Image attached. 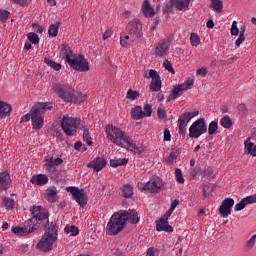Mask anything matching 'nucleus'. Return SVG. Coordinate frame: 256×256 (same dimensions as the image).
<instances>
[{"instance_id": "1", "label": "nucleus", "mask_w": 256, "mask_h": 256, "mask_svg": "<svg viewBox=\"0 0 256 256\" xmlns=\"http://www.w3.org/2000/svg\"><path fill=\"white\" fill-rule=\"evenodd\" d=\"M105 132L108 141L117 145V147L127 149V151H131L132 153H141L137 144H135L133 139L130 138V136L121 128L113 124H109L106 126Z\"/></svg>"}, {"instance_id": "2", "label": "nucleus", "mask_w": 256, "mask_h": 256, "mask_svg": "<svg viewBox=\"0 0 256 256\" xmlns=\"http://www.w3.org/2000/svg\"><path fill=\"white\" fill-rule=\"evenodd\" d=\"M31 214L33 215L32 219L27 220L26 225L12 227L11 231L14 235H29V233H33L37 228L35 227V223L43 222L49 223V212L43 210L41 206H33L31 209Z\"/></svg>"}, {"instance_id": "3", "label": "nucleus", "mask_w": 256, "mask_h": 256, "mask_svg": "<svg viewBox=\"0 0 256 256\" xmlns=\"http://www.w3.org/2000/svg\"><path fill=\"white\" fill-rule=\"evenodd\" d=\"M40 223L47 226L45 227V233L37 244V249L47 253V251H52L53 245L57 243V239L59 237V227H57V224L54 222L49 224V220L48 223L43 221H40Z\"/></svg>"}, {"instance_id": "4", "label": "nucleus", "mask_w": 256, "mask_h": 256, "mask_svg": "<svg viewBox=\"0 0 256 256\" xmlns=\"http://www.w3.org/2000/svg\"><path fill=\"white\" fill-rule=\"evenodd\" d=\"M51 109H53V104L49 102H39L32 107L30 113L33 129H43V125H45V112L51 111Z\"/></svg>"}, {"instance_id": "5", "label": "nucleus", "mask_w": 256, "mask_h": 256, "mask_svg": "<svg viewBox=\"0 0 256 256\" xmlns=\"http://www.w3.org/2000/svg\"><path fill=\"white\" fill-rule=\"evenodd\" d=\"M125 213L115 212L110 220L107 223L106 226V233L107 235H119L121 233L122 229H125Z\"/></svg>"}, {"instance_id": "6", "label": "nucleus", "mask_w": 256, "mask_h": 256, "mask_svg": "<svg viewBox=\"0 0 256 256\" xmlns=\"http://www.w3.org/2000/svg\"><path fill=\"white\" fill-rule=\"evenodd\" d=\"M84 126V122L79 118L64 116L61 121V127L68 137H73L77 133V128Z\"/></svg>"}, {"instance_id": "7", "label": "nucleus", "mask_w": 256, "mask_h": 256, "mask_svg": "<svg viewBox=\"0 0 256 256\" xmlns=\"http://www.w3.org/2000/svg\"><path fill=\"white\" fill-rule=\"evenodd\" d=\"M205 133H207V121H205V118H199L189 127L190 139H199V137L205 135Z\"/></svg>"}, {"instance_id": "8", "label": "nucleus", "mask_w": 256, "mask_h": 256, "mask_svg": "<svg viewBox=\"0 0 256 256\" xmlns=\"http://www.w3.org/2000/svg\"><path fill=\"white\" fill-rule=\"evenodd\" d=\"M52 89L55 93H57V95H59L62 101H65L66 103L73 102V95L75 93V90H73L71 86L64 84H54L52 85Z\"/></svg>"}, {"instance_id": "9", "label": "nucleus", "mask_w": 256, "mask_h": 256, "mask_svg": "<svg viewBox=\"0 0 256 256\" xmlns=\"http://www.w3.org/2000/svg\"><path fill=\"white\" fill-rule=\"evenodd\" d=\"M66 191L68 193H71L73 199L80 205V207H85L89 201V197L87 196V193H85L84 189H79L75 186H69L66 188Z\"/></svg>"}, {"instance_id": "10", "label": "nucleus", "mask_w": 256, "mask_h": 256, "mask_svg": "<svg viewBox=\"0 0 256 256\" xmlns=\"http://www.w3.org/2000/svg\"><path fill=\"white\" fill-rule=\"evenodd\" d=\"M127 30L130 35V41L135 42L143 37V25L139 20H132L128 23Z\"/></svg>"}, {"instance_id": "11", "label": "nucleus", "mask_w": 256, "mask_h": 256, "mask_svg": "<svg viewBox=\"0 0 256 256\" xmlns=\"http://www.w3.org/2000/svg\"><path fill=\"white\" fill-rule=\"evenodd\" d=\"M163 181L160 177H153L146 184L140 183L138 185L141 191H149L150 193H159L163 189Z\"/></svg>"}, {"instance_id": "12", "label": "nucleus", "mask_w": 256, "mask_h": 256, "mask_svg": "<svg viewBox=\"0 0 256 256\" xmlns=\"http://www.w3.org/2000/svg\"><path fill=\"white\" fill-rule=\"evenodd\" d=\"M68 64L70 65V67H72V69H75V71H89V62L87 61V59H85V56L83 55H79V54H75L70 61L68 62Z\"/></svg>"}, {"instance_id": "13", "label": "nucleus", "mask_w": 256, "mask_h": 256, "mask_svg": "<svg viewBox=\"0 0 256 256\" xmlns=\"http://www.w3.org/2000/svg\"><path fill=\"white\" fill-rule=\"evenodd\" d=\"M195 83V79L190 78L186 80L182 84H177L174 86V89L172 90L171 95L168 97V101H171V99H177V97H181L182 93H185L188 89H191Z\"/></svg>"}, {"instance_id": "14", "label": "nucleus", "mask_w": 256, "mask_h": 256, "mask_svg": "<svg viewBox=\"0 0 256 256\" xmlns=\"http://www.w3.org/2000/svg\"><path fill=\"white\" fill-rule=\"evenodd\" d=\"M169 47H170V43L167 40H162L160 41L156 47H155V51H154V55L155 57H167V55H169Z\"/></svg>"}, {"instance_id": "15", "label": "nucleus", "mask_w": 256, "mask_h": 256, "mask_svg": "<svg viewBox=\"0 0 256 256\" xmlns=\"http://www.w3.org/2000/svg\"><path fill=\"white\" fill-rule=\"evenodd\" d=\"M235 205V200L233 198H225L219 208V213L222 217L227 218L231 215V209Z\"/></svg>"}, {"instance_id": "16", "label": "nucleus", "mask_w": 256, "mask_h": 256, "mask_svg": "<svg viewBox=\"0 0 256 256\" xmlns=\"http://www.w3.org/2000/svg\"><path fill=\"white\" fill-rule=\"evenodd\" d=\"M149 77L152 79L150 83L151 91H161V76H159L157 70L151 69L149 71Z\"/></svg>"}, {"instance_id": "17", "label": "nucleus", "mask_w": 256, "mask_h": 256, "mask_svg": "<svg viewBox=\"0 0 256 256\" xmlns=\"http://www.w3.org/2000/svg\"><path fill=\"white\" fill-rule=\"evenodd\" d=\"M61 163H63V159L61 158H56V159H53V157L46 158L44 161V167L46 169V172L55 173L56 171L55 167L61 165Z\"/></svg>"}, {"instance_id": "18", "label": "nucleus", "mask_w": 256, "mask_h": 256, "mask_svg": "<svg viewBox=\"0 0 256 256\" xmlns=\"http://www.w3.org/2000/svg\"><path fill=\"white\" fill-rule=\"evenodd\" d=\"M107 166V160L103 157L95 158L92 162L87 164L88 169H94L96 173H99L104 167Z\"/></svg>"}, {"instance_id": "19", "label": "nucleus", "mask_w": 256, "mask_h": 256, "mask_svg": "<svg viewBox=\"0 0 256 256\" xmlns=\"http://www.w3.org/2000/svg\"><path fill=\"white\" fill-rule=\"evenodd\" d=\"M120 213H124L123 219L125 223L129 221V223H133L134 225H137L139 223L140 218L139 215L137 214V211L135 210H121Z\"/></svg>"}, {"instance_id": "20", "label": "nucleus", "mask_w": 256, "mask_h": 256, "mask_svg": "<svg viewBox=\"0 0 256 256\" xmlns=\"http://www.w3.org/2000/svg\"><path fill=\"white\" fill-rule=\"evenodd\" d=\"M253 203H256V194L243 198L239 203L235 205L234 211H243L247 205H253Z\"/></svg>"}, {"instance_id": "21", "label": "nucleus", "mask_w": 256, "mask_h": 256, "mask_svg": "<svg viewBox=\"0 0 256 256\" xmlns=\"http://www.w3.org/2000/svg\"><path fill=\"white\" fill-rule=\"evenodd\" d=\"M191 121V118L188 116L187 113L182 114L178 119V128L180 135H185L187 131V125Z\"/></svg>"}, {"instance_id": "22", "label": "nucleus", "mask_w": 256, "mask_h": 256, "mask_svg": "<svg viewBox=\"0 0 256 256\" xmlns=\"http://www.w3.org/2000/svg\"><path fill=\"white\" fill-rule=\"evenodd\" d=\"M13 112V108L11 104L0 100V119H7V117H11V113Z\"/></svg>"}, {"instance_id": "23", "label": "nucleus", "mask_w": 256, "mask_h": 256, "mask_svg": "<svg viewBox=\"0 0 256 256\" xmlns=\"http://www.w3.org/2000/svg\"><path fill=\"white\" fill-rule=\"evenodd\" d=\"M11 187V176L7 172L0 173V192L7 191Z\"/></svg>"}, {"instance_id": "24", "label": "nucleus", "mask_w": 256, "mask_h": 256, "mask_svg": "<svg viewBox=\"0 0 256 256\" xmlns=\"http://www.w3.org/2000/svg\"><path fill=\"white\" fill-rule=\"evenodd\" d=\"M156 231H165L166 233H172L173 227L169 225V221L165 218L156 220Z\"/></svg>"}, {"instance_id": "25", "label": "nucleus", "mask_w": 256, "mask_h": 256, "mask_svg": "<svg viewBox=\"0 0 256 256\" xmlns=\"http://www.w3.org/2000/svg\"><path fill=\"white\" fill-rule=\"evenodd\" d=\"M60 57L62 59H66V61L69 63L72 59V57L75 55L73 54V51L71 50V47L67 44H62L60 47Z\"/></svg>"}, {"instance_id": "26", "label": "nucleus", "mask_w": 256, "mask_h": 256, "mask_svg": "<svg viewBox=\"0 0 256 256\" xmlns=\"http://www.w3.org/2000/svg\"><path fill=\"white\" fill-rule=\"evenodd\" d=\"M244 153L245 155H251V157H256V145L251 142V137H248L244 142Z\"/></svg>"}, {"instance_id": "27", "label": "nucleus", "mask_w": 256, "mask_h": 256, "mask_svg": "<svg viewBox=\"0 0 256 256\" xmlns=\"http://www.w3.org/2000/svg\"><path fill=\"white\" fill-rule=\"evenodd\" d=\"M142 12L145 17H154L155 9L149 3V0H144L142 4Z\"/></svg>"}, {"instance_id": "28", "label": "nucleus", "mask_w": 256, "mask_h": 256, "mask_svg": "<svg viewBox=\"0 0 256 256\" xmlns=\"http://www.w3.org/2000/svg\"><path fill=\"white\" fill-rule=\"evenodd\" d=\"M49 177L45 174H38L37 176H33L31 179V183L35 185H46L48 183Z\"/></svg>"}, {"instance_id": "29", "label": "nucleus", "mask_w": 256, "mask_h": 256, "mask_svg": "<svg viewBox=\"0 0 256 256\" xmlns=\"http://www.w3.org/2000/svg\"><path fill=\"white\" fill-rule=\"evenodd\" d=\"M189 3H191V0H176L175 5L179 11H187Z\"/></svg>"}, {"instance_id": "30", "label": "nucleus", "mask_w": 256, "mask_h": 256, "mask_svg": "<svg viewBox=\"0 0 256 256\" xmlns=\"http://www.w3.org/2000/svg\"><path fill=\"white\" fill-rule=\"evenodd\" d=\"M122 195L125 199H131L133 197V186L131 184H126L122 187Z\"/></svg>"}, {"instance_id": "31", "label": "nucleus", "mask_w": 256, "mask_h": 256, "mask_svg": "<svg viewBox=\"0 0 256 256\" xmlns=\"http://www.w3.org/2000/svg\"><path fill=\"white\" fill-rule=\"evenodd\" d=\"M256 245V234H254L249 240L244 243L245 251H252Z\"/></svg>"}, {"instance_id": "32", "label": "nucleus", "mask_w": 256, "mask_h": 256, "mask_svg": "<svg viewBox=\"0 0 256 256\" xmlns=\"http://www.w3.org/2000/svg\"><path fill=\"white\" fill-rule=\"evenodd\" d=\"M60 23L56 22L55 24H51L49 29H48V35L50 37H57V35H59V27H60Z\"/></svg>"}, {"instance_id": "33", "label": "nucleus", "mask_w": 256, "mask_h": 256, "mask_svg": "<svg viewBox=\"0 0 256 256\" xmlns=\"http://www.w3.org/2000/svg\"><path fill=\"white\" fill-rule=\"evenodd\" d=\"M44 63L51 67V69H54V71H61V63H57L49 58H44Z\"/></svg>"}, {"instance_id": "34", "label": "nucleus", "mask_w": 256, "mask_h": 256, "mask_svg": "<svg viewBox=\"0 0 256 256\" xmlns=\"http://www.w3.org/2000/svg\"><path fill=\"white\" fill-rule=\"evenodd\" d=\"M220 125H221V127H224V129H231V127H233V121L231 120V117L224 116L220 120Z\"/></svg>"}, {"instance_id": "35", "label": "nucleus", "mask_w": 256, "mask_h": 256, "mask_svg": "<svg viewBox=\"0 0 256 256\" xmlns=\"http://www.w3.org/2000/svg\"><path fill=\"white\" fill-rule=\"evenodd\" d=\"M47 200L50 203H55V201H57V190L55 188H50L47 190Z\"/></svg>"}, {"instance_id": "36", "label": "nucleus", "mask_w": 256, "mask_h": 256, "mask_svg": "<svg viewBox=\"0 0 256 256\" xmlns=\"http://www.w3.org/2000/svg\"><path fill=\"white\" fill-rule=\"evenodd\" d=\"M132 43H135V42L131 41V34L120 37V45L122 47H125V48L131 47Z\"/></svg>"}, {"instance_id": "37", "label": "nucleus", "mask_w": 256, "mask_h": 256, "mask_svg": "<svg viewBox=\"0 0 256 256\" xmlns=\"http://www.w3.org/2000/svg\"><path fill=\"white\" fill-rule=\"evenodd\" d=\"M131 113L134 119H143V108H141V106H135L132 108Z\"/></svg>"}, {"instance_id": "38", "label": "nucleus", "mask_w": 256, "mask_h": 256, "mask_svg": "<svg viewBox=\"0 0 256 256\" xmlns=\"http://www.w3.org/2000/svg\"><path fill=\"white\" fill-rule=\"evenodd\" d=\"M83 101H87V96L83 95L77 91H74L72 103H83Z\"/></svg>"}, {"instance_id": "39", "label": "nucleus", "mask_w": 256, "mask_h": 256, "mask_svg": "<svg viewBox=\"0 0 256 256\" xmlns=\"http://www.w3.org/2000/svg\"><path fill=\"white\" fill-rule=\"evenodd\" d=\"M218 129H219V122L217 120H214V121L209 123L208 134L209 135H215L217 133Z\"/></svg>"}, {"instance_id": "40", "label": "nucleus", "mask_w": 256, "mask_h": 256, "mask_svg": "<svg viewBox=\"0 0 256 256\" xmlns=\"http://www.w3.org/2000/svg\"><path fill=\"white\" fill-rule=\"evenodd\" d=\"M245 43V26L240 28L239 37L235 42L236 47H241V44Z\"/></svg>"}, {"instance_id": "41", "label": "nucleus", "mask_w": 256, "mask_h": 256, "mask_svg": "<svg viewBox=\"0 0 256 256\" xmlns=\"http://www.w3.org/2000/svg\"><path fill=\"white\" fill-rule=\"evenodd\" d=\"M3 205L5 206V208L10 211L11 209H14L15 207V200L11 197H5L3 199Z\"/></svg>"}, {"instance_id": "42", "label": "nucleus", "mask_w": 256, "mask_h": 256, "mask_svg": "<svg viewBox=\"0 0 256 256\" xmlns=\"http://www.w3.org/2000/svg\"><path fill=\"white\" fill-rule=\"evenodd\" d=\"M128 160L125 158L120 159H112L110 160V166L111 167H121L123 165H127Z\"/></svg>"}, {"instance_id": "43", "label": "nucleus", "mask_w": 256, "mask_h": 256, "mask_svg": "<svg viewBox=\"0 0 256 256\" xmlns=\"http://www.w3.org/2000/svg\"><path fill=\"white\" fill-rule=\"evenodd\" d=\"M65 233L72 235V237H77L79 235V228L75 225L73 226H66L64 228Z\"/></svg>"}, {"instance_id": "44", "label": "nucleus", "mask_w": 256, "mask_h": 256, "mask_svg": "<svg viewBox=\"0 0 256 256\" xmlns=\"http://www.w3.org/2000/svg\"><path fill=\"white\" fill-rule=\"evenodd\" d=\"M211 8L221 13L223 11V2L221 0H211Z\"/></svg>"}, {"instance_id": "45", "label": "nucleus", "mask_w": 256, "mask_h": 256, "mask_svg": "<svg viewBox=\"0 0 256 256\" xmlns=\"http://www.w3.org/2000/svg\"><path fill=\"white\" fill-rule=\"evenodd\" d=\"M27 39L32 45H39V35L35 32H30L27 34Z\"/></svg>"}, {"instance_id": "46", "label": "nucleus", "mask_w": 256, "mask_h": 256, "mask_svg": "<svg viewBox=\"0 0 256 256\" xmlns=\"http://www.w3.org/2000/svg\"><path fill=\"white\" fill-rule=\"evenodd\" d=\"M139 97V91L129 89L126 94V99L130 101H135Z\"/></svg>"}, {"instance_id": "47", "label": "nucleus", "mask_w": 256, "mask_h": 256, "mask_svg": "<svg viewBox=\"0 0 256 256\" xmlns=\"http://www.w3.org/2000/svg\"><path fill=\"white\" fill-rule=\"evenodd\" d=\"M190 42L192 47H198L199 43H201V38H199V35H197V33H192L190 35Z\"/></svg>"}, {"instance_id": "48", "label": "nucleus", "mask_w": 256, "mask_h": 256, "mask_svg": "<svg viewBox=\"0 0 256 256\" xmlns=\"http://www.w3.org/2000/svg\"><path fill=\"white\" fill-rule=\"evenodd\" d=\"M152 114H153V108L151 107V105L149 104L144 105V108L142 110L143 118L151 117Z\"/></svg>"}, {"instance_id": "49", "label": "nucleus", "mask_w": 256, "mask_h": 256, "mask_svg": "<svg viewBox=\"0 0 256 256\" xmlns=\"http://www.w3.org/2000/svg\"><path fill=\"white\" fill-rule=\"evenodd\" d=\"M177 157H179V150L173 149L168 157L169 163H175V161H177Z\"/></svg>"}, {"instance_id": "50", "label": "nucleus", "mask_w": 256, "mask_h": 256, "mask_svg": "<svg viewBox=\"0 0 256 256\" xmlns=\"http://www.w3.org/2000/svg\"><path fill=\"white\" fill-rule=\"evenodd\" d=\"M11 3L19 5L20 7H29L31 5V0H10Z\"/></svg>"}, {"instance_id": "51", "label": "nucleus", "mask_w": 256, "mask_h": 256, "mask_svg": "<svg viewBox=\"0 0 256 256\" xmlns=\"http://www.w3.org/2000/svg\"><path fill=\"white\" fill-rule=\"evenodd\" d=\"M83 139L87 143V145H89V146L93 145V138H91V135H89V130L88 129L84 130Z\"/></svg>"}, {"instance_id": "52", "label": "nucleus", "mask_w": 256, "mask_h": 256, "mask_svg": "<svg viewBox=\"0 0 256 256\" xmlns=\"http://www.w3.org/2000/svg\"><path fill=\"white\" fill-rule=\"evenodd\" d=\"M213 175V169L208 168H200V176L201 177H211Z\"/></svg>"}, {"instance_id": "53", "label": "nucleus", "mask_w": 256, "mask_h": 256, "mask_svg": "<svg viewBox=\"0 0 256 256\" xmlns=\"http://www.w3.org/2000/svg\"><path fill=\"white\" fill-rule=\"evenodd\" d=\"M175 176H176L178 183H181V184L185 183V178H183V172L181 171V169L176 168Z\"/></svg>"}, {"instance_id": "54", "label": "nucleus", "mask_w": 256, "mask_h": 256, "mask_svg": "<svg viewBox=\"0 0 256 256\" xmlns=\"http://www.w3.org/2000/svg\"><path fill=\"white\" fill-rule=\"evenodd\" d=\"M163 67L164 69H166V71H169V73H175V69H173V64H171V61L165 60L163 63Z\"/></svg>"}, {"instance_id": "55", "label": "nucleus", "mask_w": 256, "mask_h": 256, "mask_svg": "<svg viewBox=\"0 0 256 256\" xmlns=\"http://www.w3.org/2000/svg\"><path fill=\"white\" fill-rule=\"evenodd\" d=\"M238 113L240 115H249V109H247V106L245 104H239Z\"/></svg>"}, {"instance_id": "56", "label": "nucleus", "mask_w": 256, "mask_h": 256, "mask_svg": "<svg viewBox=\"0 0 256 256\" xmlns=\"http://www.w3.org/2000/svg\"><path fill=\"white\" fill-rule=\"evenodd\" d=\"M230 33L235 37L239 35V28L237 27V22L235 20L232 22Z\"/></svg>"}, {"instance_id": "57", "label": "nucleus", "mask_w": 256, "mask_h": 256, "mask_svg": "<svg viewBox=\"0 0 256 256\" xmlns=\"http://www.w3.org/2000/svg\"><path fill=\"white\" fill-rule=\"evenodd\" d=\"M9 15L10 13L7 10L0 11V20L2 21V23H5L7 19H9Z\"/></svg>"}, {"instance_id": "58", "label": "nucleus", "mask_w": 256, "mask_h": 256, "mask_svg": "<svg viewBox=\"0 0 256 256\" xmlns=\"http://www.w3.org/2000/svg\"><path fill=\"white\" fill-rule=\"evenodd\" d=\"M207 73H209V70L207 69V67H201L196 71V74L199 77H205L207 75Z\"/></svg>"}, {"instance_id": "59", "label": "nucleus", "mask_w": 256, "mask_h": 256, "mask_svg": "<svg viewBox=\"0 0 256 256\" xmlns=\"http://www.w3.org/2000/svg\"><path fill=\"white\" fill-rule=\"evenodd\" d=\"M32 29L33 31H35L36 33H43L45 31V27L39 25V24H32Z\"/></svg>"}, {"instance_id": "60", "label": "nucleus", "mask_w": 256, "mask_h": 256, "mask_svg": "<svg viewBox=\"0 0 256 256\" xmlns=\"http://www.w3.org/2000/svg\"><path fill=\"white\" fill-rule=\"evenodd\" d=\"M157 115L159 119H165L167 117V112L163 108H158Z\"/></svg>"}, {"instance_id": "61", "label": "nucleus", "mask_w": 256, "mask_h": 256, "mask_svg": "<svg viewBox=\"0 0 256 256\" xmlns=\"http://www.w3.org/2000/svg\"><path fill=\"white\" fill-rule=\"evenodd\" d=\"M211 185H204L203 187V196L204 197H209L211 195Z\"/></svg>"}, {"instance_id": "62", "label": "nucleus", "mask_w": 256, "mask_h": 256, "mask_svg": "<svg viewBox=\"0 0 256 256\" xmlns=\"http://www.w3.org/2000/svg\"><path fill=\"white\" fill-rule=\"evenodd\" d=\"M112 35H113V32L110 29L106 30L103 34L104 41H107V39H111Z\"/></svg>"}, {"instance_id": "63", "label": "nucleus", "mask_w": 256, "mask_h": 256, "mask_svg": "<svg viewBox=\"0 0 256 256\" xmlns=\"http://www.w3.org/2000/svg\"><path fill=\"white\" fill-rule=\"evenodd\" d=\"M164 141H171V132L167 128L164 130Z\"/></svg>"}, {"instance_id": "64", "label": "nucleus", "mask_w": 256, "mask_h": 256, "mask_svg": "<svg viewBox=\"0 0 256 256\" xmlns=\"http://www.w3.org/2000/svg\"><path fill=\"white\" fill-rule=\"evenodd\" d=\"M146 256H155V248L153 247L148 248Z\"/></svg>"}]
</instances>
